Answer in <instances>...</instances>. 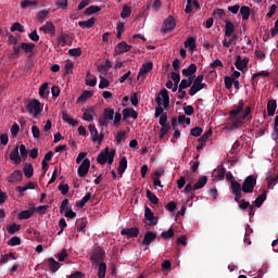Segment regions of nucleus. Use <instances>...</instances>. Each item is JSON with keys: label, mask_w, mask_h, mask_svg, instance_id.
<instances>
[{"label": "nucleus", "mask_w": 278, "mask_h": 278, "mask_svg": "<svg viewBox=\"0 0 278 278\" xmlns=\"http://www.w3.org/2000/svg\"><path fill=\"white\" fill-rule=\"evenodd\" d=\"M236 40H238V35L232 34L229 38V40H227V38H225L223 40V46L226 47V49H229V47H231V45H236Z\"/></svg>", "instance_id": "nucleus-35"}, {"label": "nucleus", "mask_w": 278, "mask_h": 278, "mask_svg": "<svg viewBox=\"0 0 278 278\" xmlns=\"http://www.w3.org/2000/svg\"><path fill=\"white\" fill-rule=\"evenodd\" d=\"M210 137H212V130H207L205 131L199 139L198 142H202V143H206L207 140L210 139Z\"/></svg>", "instance_id": "nucleus-53"}, {"label": "nucleus", "mask_w": 278, "mask_h": 278, "mask_svg": "<svg viewBox=\"0 0 278 278\" xmlns=\"http://www.w3.org/2000/svg\"><path fill=\"white\" fill-rule=\"evenodd\" d=\"M62 118L64 123H67L68 125H72V127H77L79 125V122L68 115V113L63 112Z\"/></svg>", "instance_id": "nucleus-28"}, {"label": "nucleus", "mask_w": 278, "mask_h": 278, "mask_svg": "<svg viewBox=\"0 0 278 278\" xmlns=\"http://www.w3.org/2000/svg\"><path fill=\"white\" fill-rule=\"evenodd\" d=\"M10 161L14 162V164H21V162H23L21 154H18V146H15V148L11 151Z\"/></svg>", "instance_id": "nucleus-23"}, {"label": "nucleus", "mask_w": 278, "mask_h": 278, "mask_svg": "<svg viewBox=\"0 0 278 278\" xmlns=\"http://www.w3.org/2000/svg\"><path fill=\"white\" fill-rule=\"evenodd\" d=\"M92 94H94L92 91H84L80 97L77 99V103H86V101H88V99H90V97H92Z\"/></svg>", "instance_id": "nucleus-41"}, {"label": "nucleus", "mask_w": 278, "mask_h": 278, "mask_svg": "<svg viewBox=\"0 0 278 278\" xmlns=\"http://www.w3.org/2000/svg\"><path fill=\"white\" fill-rule=\"evenodd\" d=\"M170 79L176 84V86H179V83L181 81V76L179 75V72H172Z\"/></svg>", "instance_id": "nucleus-56"}, {"label": "nucleus", "mask_w": 278, "mask_h": 278, "mask_svg": "<svg viewBox=\"0 0 278 278\" xmlns=\"http://www.w3.org/2000/svg\"><path fill=\"white\" fill-rule=\"evenodd\" d=\"M144 218H146L144 223H147L151 227L157 225V217H155V215L153 214V211H151L149 206H146L144 208Z\"/></svg>", "instance_id": "nucleus-8"}, {"label": "nucleus", "mask_w": 278, "mask_h": 278, "mask_svg": "<svg viewBox=\"0 0 278 278\" xmlns=\"http://www.w3.org/2000/svg\"><path fill=\"white\" fill-rule=\"evenodd\" d=\"M49 18V10H41L37 14V21L38 23H42L43 21H47Z\"/></svg>", "instance_id": "nucleus-44"}, {"label": "nucleus", "mask_w": 278, "mask_h": 278, "mask_svg": "<svg viewBox=\"0 0 278 278\" xmlns=\"http://www.w3.org/2000/svg\"><path fill=\"white\" fill-rule=\"evenodd\" d=\"M21 49L24 51V53H33L34 49H36V43L22 42Z\"/></svg>", "instance_id": "nucleus-36"}, {"label": "nucleus", "mask_w": 278, "mask_h": 278, "mask_svg": "<svg viewBox=\"0 0 278 278\" xmlns=\"http://www.w3.org/2000/svg\"><path fill=\"white\" fill-rule=\"evenodd\" d=\"M48 267L52 273H58L60 270V263L55 258L50 257L48 258Z\"/></svg>", "instance_id": "nucleus-31"}, {"label": "nucleus", "mask_w": 278, "mask_h": 278, "mask_svg": "<svg viewBox=\"0 0 278 278\" xmlns=\"http://www.w3.org/2000/svg\"><path fill=\"white\" fill-rule=\"evenodd\" d=\"M89 131L92 136L93 142H99V144L103 142V132L99 135V130H97V127L94 125L92 124L89 125Z\"/></svg>", "instance_id": "nucleus-15"}, {"label": "nucleus", "mask_w": 278, "mask_h": 278, "mask_svg": "<svg viewBox=\"0 0 278 278\" xmlns=\"http://www.w3.org/2000/svg\"><path fill=\"white\" fill-rule=\"evenodd\" d=\"M240 14L242 16V21H249V16H251V8L247 5L241 7Z\"/></svg>", "instance_id": "nucleus-38"}, {"label": "nucleus", "mask_w": 278, "mask_h": 278, "mask_svg": "<svg viewBox=\"0 0 278 278\" xmlns=\"http://www.w3.org/2000/svg\"><path fill=\"white\" fill-rule=\"evenodd\" d=\"M159 97L162 99V105L165 110H168V106L170 105V96H168V90L162 89Z\"/></svg>", "instance_id": "nucleus-18"}, {"label": "nucleus", "mask_w": 278, "mask_h": 278, "mask_svg": "<svg viewBox=\"0 0 278 278\" xmlns=\"http://www.w3.org/2000/svg\"><path fill=\"white\" fill-rule=\"evenodd\" d=\"M8 244L10 247H18L21 244V238L18 237H13L9 240Z\"/></svg>", "instance_id": "nucleus-63"}, {"label": "nucleus", "mask_w": 278, "mask_h": 278, "mask_svg": "<svg viewBox=\"0 0 278 278\" xmlns=\"http://www.w3.org/2000/svg\"><path fill=\"white\" fill-rule=\"evenodd\" d=\"M20 153H21V157L22 160H27V155H29V152L27 151V148L25 147V144H21L20 146Z\"/></svg>", "instance_id": "nucleus-59"}, {"label": "nucleus", "mask_w": 278, "mask_h": 278, "mask_svg": "<svg viewBox=\"0 0 278 278\" xmlns=\"http://www.w3.org/2000/svg\"><path fill=\"white\" fill-rule=\"evenodd\" d=\"M90 199H92V194L90 192L86 193V195L80 201L76 202V207L81 210V207H84L86 203L90 201Z\"/></svg>", "instance_id": "nucleus-37"}, {"label": "nucleus", "mask_w": 278, "mask_h": 278, "mask_svg": "<svg viewBox=\"0 0 278 278\" xmlns=\"http://www.w3.org/2000/svg\"><path fill=\"white\" fill-rule=\"evenodd\" d=\"M97 12H101L100 7L91 5L85 10L84 14L86 16H91V14H97Z\"/></svg>", "instance_id": "nucleus-45"}, {"label": "nucleus", "mask_w": 278, "mask_h": 278, "mask_svg": "<svg viewBox=\"0 0 278 278\" xmlns=\"http://www.w3.org/2000/svg\"><path fill=\"white\" fill-rule=\"evenodd\" d=\"M114 155H116V150H111L110 148H105L103 151H101L97 157L98 164H101V166L105 164H114Z\"/></svg>", "instance_id": "nucleus-2"}, {"label": "nucleus", "mask_w": 278, "mask_h": 278, "mask_svg": "<svg viewBox=\"0 0 278 278\" xmlns=\"http://www.w3.org/2000/svg\"><path fill=\"white\" fill-rule=\"evenodd\" d=\"M86 86H90L91 88L97 86V77L92 76L90 72H87L86 75Z\"/></svg>", "instance_id": "nucleus-39"}, {"label": "nucleus", "mask_w": 278, "mask_h": 278, "mask_svg": "<svg viewBox=\"0 0 278 278\" xmlns=\"http://www.w3.org/2000/svg\"><path fill=\"white\" fill-rule=\"evenodd\" d=\"M121 235L127 236V238H138L140 236V229L138 227L123 228Z\"/></svg>", "instance_id": "nucleus-13"}, {"label": "nucleus", "mask_w": 278, "mask_h": 278, "mask_svg": "<svg viewBox=\"0 0 278 278\" xmlns=\"http://www.w3.org/2000/svg\"><path fill=\"white\" fill-rule=\"evenodd\" d=\"M177 27V23L175 22V17L173 15H169L163 23L161 31L163 34H168L173 31Z\"/></svg>", "instance_id": "nucleus-7"}, {"label": "nucleus", "mask_w": 278, "mask_h": 278, "mask_svg": "<svg viewBox=\"0 0 278 278\" xmlns=\"http://www.w3.org/2000/svg\"><path fill=\"white\" fill-rule=\"evenodd\" d=\"M21 47L14 46L13 47V53H11V60H17V58H21Z\"/></svg>", "instance_id": "nucleus-55"}, {"label": "nucleus", "mask_w": 278, "mask_h": 278, "mask_svg": "<svg viewBox=\"0 0 278 278\" xmlns=\"http://www.w3.org/2000/svg\"><path fill=\"white\" fill-rule=\"evenodd\" d=\"M151 71H153V63L152 62L143 63L139 71L138 79L142 77V81H144L147 79V75H149Z\"/></svg>", "instance_id": "nucleus-9"}, {"label": "nucleus", "mask_w": 278, "mask_h": 278, "mask_svg": "<svg viewBox=\"0 0 278 278\" xmlns=\"http://www.w3.org/2000/svg\"><path fill=\"white\" fill-rule=\"evenodd\" d=\"M94 23H97V18L91 17L87 21L78 22V25L81 27V29H92V27H94Z\"/></svg>", "instance_id": "nucleus-25"}, {"label": "nucleus", "mask_w": 278, "mask_h": 278, "mask_svg": "<svg viewBox=\"0 0 278 278\" xmlns=\"http://www.w3.org/2000/svg\"><path fill=\"white\" fill-rule=\"evenodd\" d=\"M230 190L235 197L236 203H240V199H242V185L237 180L230 181Z\"/></svg>", "instance_id": "nucleus-6"}, {"label": "nucleus", "mask_w": 278, "mask_h": 278, "mask_svg": "<svg viewBox=\"0 0 278 278\" xmlns=\"http://www.w3.org/2000/svg\"><path fill=\"white\" fill-rule=\"evenodd\" d=\"M109 86H110V80L103 76H100V84H99L100 90H105V88H108Z\"/></svg>", "instance_id": "nucleus-54"}, {"label": "nucleus", "mask_w": 278, "mask_h": 278, "mask_svg": "<svg viewBox=\"0 0 278 278\" xmlns=\"http://www.w3.org/2000/svg\"><path fill=\"white\" fill-rule=\"evenodd\" d=\"M275 112H277V100H269L267 102L268 116H275Z\"/></svg>", "instance_id": "nucleus-27"}, {"label": "nucleus", "mask_w": 278, "mask_h": 278, "mask_svg": "<svg viewBox=\"0 0 278 278\" xmlns=\"http://www.w3.org/2000/svg\"><path fill=\"white\" fill-rule=\"evenodd\" d=\"M249 114H251V106L244 109V101H239L238 105H233V110L230 111L232 127H240Z\"/></svg>", "instance_id": "nucleus-1"}, {"label": "nucleus", "mask_w": 278, "mask_h": 278, "mask_svg": "<svg viewBox=\"0 0 278 278\" xmlns=\"http://www.w3.org/2000/svg\"><path fill=\"white\" fill-rule=\"evenodd\" d=\"M203 77H204L203 74H200L195 77V79L193 80V85L189 89L190 97H194V94H197V92L200 91V86H201V83H203Z\"/></svg>", "instance_id": "nucleus-10"}, {"label": "nucleus", "mask_w": 278, "mask_h": 278, "mask_svg": "<svg viewBox=\"0 0 278 278\" xmlns=\"http://www.w3.org/2000/svg\"><path fill=\"white\" fill-rule=\"evenodd\" d=\"M207 184V176H200L198 181L193 185V190H201V188H205Z\"/></svg>", "instance_id": "nucleus-29"}, {"label": "nucleus", "mask_w": 278, "mask_h": 278, "mask_svg": "<svg viewBox=\"0 0 278 278\" xmlns=\"http://www.w3.org/2000/svg\"><path fill=\"white\" fill-rule=\"evenodd\" d=\"M103 257H105V251L101 248H96L91 255V262H93V264H101L103 262Z\"/></svg>", "instance_id": "nucleus-11"}, {"label": "nucleus", "mask_w": 278, "mask_h": 278, "mask_svg": "<svg viewBox=\"0 0 278 278\" xmlns=\"http://www.w3.org/2000/svg\"><path fill=\"white\" fill-rule=\"evenodd\" d=\"M83 119H85L87 123H92V121L94 119V110L93 109L85 110Z\"/></svg>", "instance_id": "nucleus-32"}, {"label": "nucleus", "mask_w": 278, "mask_h": 278, "mask_svg": "<svg viewBox=\"0 0 278 278\" xmlns=\"http://www.w3.org/2000/svg\"><path fill=\"white\" fill-rule=\"evenodd\" d=\"M237 203H240L239 204L240 210H249L252 206L250 202L242 199H240V202H237Z\"/></svg>", "instance_id": "nucleus-62"}, {"label": "nucleus", "mask_w": 278, "mask_h": 278, "mask_svg": "<svg viewBox=\"0 0 278 278\" xmlns=\"http://www.w3.org/2000/svg\"><path fill=\"white\" fill-rule=\"evenodd\" d=\"M131 16V7L125 4L123 7V10L121 12V17L122 18H129Z\"/></svg>", "instance_id": "nucleus-46"}, {"label": "nucleus", "mask_w": 278, "mask_h": 278, "mask_svg": "<svg viewBox=\"0 0 278 278\" xmlns=\"http://www.w3.org/2000/svg\"><path fill=\"white\" fill-rule=\"evenodd\" d=\"M156 238H157V232H153V231L146 232L142 240V247H149L151 242H155Z\"/></svg>", "instance_id": "nucleus-16"}, {"label": "nucleus", "mask_w": 278, "mask_h": 278, "mask_svg": "<svg viewBox=\"0 0 278 278\" xmlns=\"http://www.w3.org/2000/svg\"><path fill=\"white\" fill-rule=\"evenodd\" d=\"M11 31H20V34H25V27L16 22L11 26Z\"/></svg>", "instance_id": "nucleus-50"}, {"label": "nucleus", "mask_w": 278, "mask_h": 278, "mask_svg": "<svg viewBox=\"0 0 278 278\" xmlns=\"http://www.w3.org/2000/svg\"><path fill=\"white\" fill-rule=\"evenodd\" d=\"M68 54L72 58H79V55H81V48H73L68 50Z\"/></svg>", "instance_id": "nucleus-58"}, {"label": "nucleus", "mask_w": 278, "mask_h": 278, "mask_svg": "<svg viewBox=\"0 0 278 278\" xmlns=\"http://www.w3.org/2000/svg\"><path fill=\"white\" fill-rule=\"evenodd\" d=\"M21 131V126H18V124L14 123L11 126V135L13 138H16L18 136V132Z\"/></svg>", "instance_id": "nucleus-57"}, {"label": "nucleus", "mask_w": 278, "mask_h": 278, "mask_svg": "<svg viewBox=\"0 0 278 278\" xmlns=\"http://www.w3.org/2000/svg\"><path fill=\"white\" fill-rule=\"evenodd\" d=\"M155 102H156L157 108H155L154 116H155V118H160L162 116V114H166V113H164V109L162 108V97L156 96Z\"/></svg>", "instance_id": "nucleus-26"}, {"label": "nucleus", "mask_w": 278, "mask_h": 278, "mask_svg": "<svg viewBox=\"0 0 278 278\" xmlns=\"http://www.w3.org/2000/svg\"><path fill=\"white\" fill-rule=\"evenodd\" d=\"M225 38H231L236 31V26L230 21H225Z\"/></svg>", "instance_id": "nucleus-24"}, {"label": "nucleus", "mask_w": 278, "mask_h": 278, "mask_svg": "<svg viewBox=\"0 0 278 278\" xmlns=\"http://www.w3.org/2000/svg\"><path fill=\"white\" fill-rule=\"evenodd\" d=\"M125 170H127V157H122L119 161V165L117 167V173L118 175H121V177H123V173H125Z\"/></svg>", "instance_id": "nucleus-33"}, {"label": "nucleus", "mask_w": 278, "mask_h": 278, "mask_svg": "<svg viewBox=\"0 0 278 278\" xmlns=\"http://www.w3.org/2000/svg\"><path fill=\"white\" fill-rule=\"evenodd\" d=\"M197 73V64L191 63L188 68L182 70L184 77L193 76Z\"/></svg>", "instance_id": "nucleus-30"}, {"label": "nucleus", "mask_w": 278, "mask_h": 278, "mask_svg": "<svg viewBox=\"0 0 278 278\" xmlns=\"http://www.w3.org/2000/svg\"><path fill=\"white\" fill-rule=\"evenodd\" d=\"M8 231L11 236H14L16 231H21V225L13 223L8 227Z\"/></svg>", "instance_id": "nucleus-51"}, {"label": "nucleus", "mask_w": 278, "mask_h": 278, "mask_svg": "<svg viewBox=\"0 0 278 278\" xmlns=\"http://www.w3.org/2000/svg\"><path fill=\"white\" fill-rule=\"evenodd\" d=\"M255 186H257V178L255 175H250L243 180L242 192L244 194H251L255 190Z\"/></svg>", "instance_id": "nucleus-4"}, {"label": "nucleus", "mask_w": 278, "mask_h": 278, "mask_svg": "<svg viewBox=\"0 0 278 278\" xmlns=\"http://www.w3.org/2000/svg\"><path fill=\"white\" fill-rule=\"evenodd\" d=\"M173 236H175V230L173 228H169L167 231H163L161 233V238H163V240H170Z\"/></svg>", "instance_id": "nucleus-49"}, {"label": "nucleus", "mask_w": 278, "mask_h": 278, "mask_svg": "<svg viewBox=\"0 0 278 278\" xmlns=\"http://www.w3.org/2000/svg\"><path fill=\"white\" fill-rule=\"evenodd\" d=\"M225 87L227 90H231V87L233 86V78L229 76H225L224 78Z\"/></svg>", "instance_id": "nucleus-60"}, {"label": "nucleus", "mask_w": 278, "mask_h": 278, "mask_svg": "<svg viewBox=\"0 0 278 278\" xmlns=\"http://www.w3.org/2000/svg\"><path fill=\"white\" fill-rule=\"evenodd\" d=\"M24 175L27 179H31L34 177V165L25 164L24 166Z\"/></svg>", "instance_id": "nucleus-40"}, {"label": "nucleus", "mask_w": 278, "mask_h": 278, "mask_svg": "<svg viewBox=\"0 0 278 278\" xmlns=\"http://www.w3.org/2000/svg\"><path fill=\"white\" fill-rule=\"evenodd\" d=\"M186 49H190V51H194L197 49V39L194 37H188L185 41Z\"/></svg>", "instance_id": "nucleus-34"}, {"label": "nucleus", "mask_w": 278, "mask_h": 278, "mask_svg": "<svg viewBox=\"0 0 278 278\" xmlns=\"http://www.w3.org/2000/svg\"><path fill=\"white\" fill-rule=\"evenodd\" d=\"M26 110H28L29 114H34L35 118H38V114L42 112V104L37 99H34L28 102Z\"/></svg>", "instance_id": "nucleus-5"}, {"label": "nucleus", "mask_w": 278, "mask_h": 278, "mask_svg": "<svg viewBox=\"0 0 278 278\" xmlns=\"http://www.w3.org/2000/svg\"><path fill=\"white\" fill-rule=\"evenodd\" d=\"M266 191H263L262 194H260L255 201H254V205L255 207H260L261 205H264V201H266Z\"/></svg>", "instance_id": "nucleus-43"}, {"label": "nucleus", "mask_w": 278, "mask_h": 278, "mask_svg": "<svg viewBox=\"0 0 278 278\" xmlns=\"http://www.w3.org/2000/svg\"><path fill=\"white\" fill-rule=\"evenodd\" d=\"M129 51H131V46L125 41H122L115 47L114 55H123V53H129Z\"/></svg>", "instance_id": "nucleus-12"}, {"label": "nucleus", "mask_w": 278, "mask_h": 278, "mask_svg": "<svg viewBox=\"0 0 278 278\" xmlns=\"http://www.w3.org/2000/svg\"><path fill=\"white\" fill-rule=\"evenodd\" d=\"M146 197L150 202L153 203V205H157V203H160V199H157L156 195L151 192V190H147Z\"/></svg>", "instance_id": "nucleus-48"}, {"label": "nucleus", "mask_w": 278, "mask_h": 278, "mask_svg": "<svg viewBox=\"0 0 278 278\" xmlns=\"http://www.w3.org/2000/svg\"><path fill=\"white\" fill-rule=\"evenodd\" d=\"M111 121H114V109L106 108L98 121L101 129H108Z\"/></svg>", "instance_id": "nucleus-3"}, {"label": "nucleus", "mask_w": 278, "mask_h": 278, "mask_svg": "<svg viewBox=\"0 0 278 278\" xmlns=\"http://www.w3.org/2000/svg\"><path fill=\"white\" fill-rule=\"evenodd\" d=\"M88 170H90V160L85 159L78 167V177H86V175H88Z\"/></svg>", "instance_id": "nucleus-14"}, {"label": "nucleus", "mask_w": 278, "mask_h": 278, "mask_svg": "<svg viewBox=\"0 0 278 278\" xmlns=\"http://www.w3.org/2000/svg\"><path fill=\"white\" fill-rule=\"evenodd\" d=\"M170 131V124H165L162 126L161 131H160V139L164 140V136H166Z\"/></svg>", "instance_id": "nucleus-52"}, {"label": "nucleus", "mask_w": 278, "mask_h": 278, "mask_svg": "<svg viewBox=\"0 0 278 278\" xmlns=\"http://www.w3.org/2000/svg\"><path fill=\"white\" fill-rule=\"evenodd\" d=\"M106 273H108V265L105 263H99L98 277L105 278Z\"/></svg>", "instance_id": "nucleus-42"}, {"label": "nucleus", "mask_w": 278, "mask_h": 278, "mask_svg": "<svg viewBox=\"0 0 278 278\" xmlns=\"http://www.w3.org/2000/svg\"><path fill=\"white\" fill-rule=\"evenodd\" d=\"M36 5H38V0H24L21 2V8L24 10L29 7L36 8Z\"/></svg>", "instance_id": "nucleus-47"}, {"label": "nucleus", "mask_w": 278, "mask_h": 278, "mask_svg": "<svg viewBox=\"0 0 278 278\" xmlns=\"http://www.w3.org/2000/svg\"><path fill=\"white\" fill-rule=\"evenodd\" d=\"M68 278H85L86 277V274L77 270V271H74L72 275L67 276Z\"/></svg>", "instance_id": "nucleus-64"}, {"label": "nucleus", "mask_w": 278, "mask_h": 278, "mask_svg": "<svg viewBox=\"0 0 278 278\" xmlns=\"http://www.w3.org/2000/svg\"><path fill=\"white\" fill-rule=\"evenodd\" d=\"M9 184H17L23 181V172L21 169L14 170L8 178Z\"/></svg>", "instance_id": "nucleus-17"}, {"label": "nucleus", "mask_w": 278, "mask_h": 278, "mask_svg": "<svg viewBox=\"0 0 278 278\" xmlns=\"http://www.w3.org/2000/svg\"><path fill=\"white\" fill-rule=\"evenodd\" d=\"M39 29L40 31H43V34H50V36H55V25H53V22H46V24Z\"/></svg>", "instance_id": "nucleus-19"}, {"label": "nucleus", "mask_w": 278, "mask_h": 278, "mask_svg": "<svg viewBox=\"0 0 278 278\" xmlns=\"http://www.w3.org/2000/svg\"><path fill=\"white\" fill-rule=\"evenodd\" d=\"M201 134H203V128L199 126H195L194 128L191 129V136H193L194 138H199Z\"/></svg>", "instance_id": "nucleus-61"}, {"label": "nucleus", "mask_w": 278, "mask_h": 278, "mask_svg": "<svg viewBox=\"0 0 278 278\" xmlns=\"http://www.w3.org/2000/svg\"><path fill=\"white\" fill-rule=\"evenodd\" d=\"M36 212V207H31L29 210H25L18 213L17 218L20 220H28V218H31Z\"/></svg>", "instance_id": "nucleus-20"}, {"label": "nucleus", "mask_w": 278, "mask_h": 278, "mask_svg": "<svg viewBox=\"0 0 278 278\" xmlns=\"http://www.w3.org/2000/svg\"><path fill=\"white\" fill-rule=\"evenodd\" d=\"M235 66L238 71H244V68H247V66H249V58H244L242 60V58L240 55H238Z\"/></svg>", "instance_id": "nucleus-21"}, {"label": "nucleus", "mask_w": 278, "mask_h": 278, "mask_svg": "<svg viewBox=\"0 0 278 278\" xmlns=\"http://www.w3.org/2000/svg\"><path fill=\"white\" fill-rule=\"evenodd\" d=\"M123 114V121H127V118H134L135 121H137L138 118V112H136V110L134 109H124L122 111Z\"/></svg>", "instance_id": "nucleus-22"}]
</instances>
